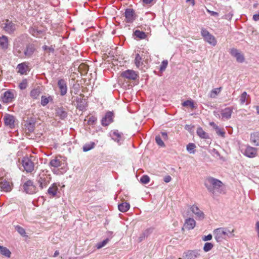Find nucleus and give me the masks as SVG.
<instances>
[{"instance_id": "1", "label": "nucleus", "mask_w": 259, "mask_h": 259, "mask_svg": "<svg viewBox=\"0 0 259 259\" xmlns=\"http://www.w3.org/2000/svg\"><path fill=\"white\" fill-rule=\"evenodd\" d=\"M204 185L207 191L213 195L225 194L226 190L222 181L212 177L205 178Z\"/></svg>"}, {"instance_id": "2", "label": "nucleus", "mask_w": 259, "mask_h": 259, "mask_svg": "<svg viewBox=\"0 0 259 259\" xmlns=\"http://www.w3.org/2000/svg\"><path fill=\"white\" fill-rule=\"evenodd\" d=\"M35 51V48L33 44L27 45L24 52H22L18 47H15L14 52L16 56L23 58L25 56L26 58H30Z\"/></svg>"}, {"instance_id": "3", "label": "nucleus", "mask_w": 259, "mask_h": 259, "mask_svg": "<svg viewBox=\"0 0 259 259\" xmlns=\"http://www.w3.org/2000/svg\"><path fill=\"white\" fill-rule=\"evenodd\" d=\"M233 231L230 232L226 228H219L213 231V235L214 238L218 242H221L224 239H226L227 237H230L233 236Z\"/></svg>"}, {"instance_id": "4", "label": "nucleus", "mask_w": 259, "mask_h": 259, "mask_svg": "<svg viewBox=\"0 0 259 259\" xmlns=\"http://www.w3.org/2000/svg\"><path fill=\"white\" fill-rule=\"evenodd\" d=\"M201 34L204 40L210 45L215 46L217 45V40L214 36L211 34L206 29L202 28L201 30Z\"/></svg>"}, {"instance_id": "5", "label": "nucleus", "mask_w": 259, "mask_h": 259, "mask_svg": "<svg viewBox=\"0 0 259 259\" xmlns=\"http://www.w3.org/2000/svg\"><path fill=\"white\" fill-rule=\"evenodd\" d=\"M22 187L24 191L29 194H34L38 191L37 188L34 185L33 182L30 180L24 182Z\"/></svg>"}, {"instance_id": "6", "label": "nucleus", "mask_w": 259, "mask_h": 259, "mask_svg": "<svg viewBox=\"0 0 259 259\" xmlns=\"http://www.w3.org/2000/svg\"><path fill=\"white\" fill-rule=\"evenodd\" d=\"M50 181L51 178L49 176L44 174H40L37 179V182L39 184V187L40 189L46 188L50 184Z\"/></svg>"}, {"instance_id": "7", "label": "nucleus", "mask_w": 259, "mask_h": 259, "mask_svg": "<svg viewBox=\"0 0 259 259\" xmlns=\"http://www.w3.org/2000/svg\"><path fill=\"white\" fill-rule=\"evenodd\" d=\"M57 85L59 89L60 95L61 96H65L68 91L67 81L66 79L63 78L59 79L57 82Z\"/></svg>"}, {"instance_id": "8", "label": "nucleus", "mask_w": 259, "mask_h": 259, "mask_svg": "<svg viewBox=\"0 0 259 259\" xmlns=\"http://www.w3.org/2000/svg\"><path fill=\"white\" fill-rule=\"evenodd\" d=\"M114 113L111 111H108L101 119V124L103 126H107L113 121Z\"/></svg>"}, {"instance_id": "9", "label": "nucleus", "mask_w": 259, "mask_h": 259, "mask_svg": "<svg viewBox=\"0 0 259 259\" xmlns=\"http://www.w3.org/2000/svg\"><path fill=\"white\" fill-rule=\"evenodd\" d=\"M121 76L130 80H136L139 77L138 73L133 70L127 69L121 74Z\"/></svg>"}, {"instance_id": "10", "label": "nucleus", "mask_w": 259, "mask_h": 259, "mask_svg": "<svg viewBox=\"0 0 259 259\" xmlns=\"http://www.w3.org/2000/svg\"><path fill=\"white\" fill-rule=\"evenodd\" d=\"M22 165L27 172H31L34 169L33 162L28 158H24L22 160Z\"/></svg>"}, {"instance_id": "11", "label": "nucleus", "mask_w": 259, "mask_h": 259, "mask_svg": "<svg viewBox=\"0 0 259 259\" xmlns=\"http://www.w3.org/2000/svg\"><path fill=\"white\" fill-rule=\"evenodd\" d=\"M124 16L127 23H132L136 19L135 11L133 9H126L124 12Z\"/></svg>"}, {"instance_id": "12", "label": "nucleus", "mask_w": 259, "mask_h": 259, "mask_svg": "<svg viewBox=\"0 0 259 259\" xmlns=\"http://www.w3.org/2000/svg\"><path fill=\"white\" fill-rule=\"evenodd\" d=\"M230 53L233 57H235L237 62L243 63L244 61V57L237 49L232 48L230 50Z\"/></svg>"}, {"instance_id": "13", "label": "nucleus", "mask_w": 259, "mask_h": 259, "mask_svg": "<svg viewBox=\"0 0 259 259\" xmlns=\"http://www.w3.org/2000/svg\"><path fill=\"white\" fill-rule=\"evenodd\" d=\"M232 112L233 109L231 107H227L222 109L220 111L221 120L225 121L229 119L231 117Z\"/></svg>"}, {"instance_id": "14", "label": "nucleus", "mask_w": 259, "mask_h": 259, "mask_svg": "<svg viewBox=\"0 0 259 259\" xmlns=\"http://www.w3.org/2000/svg\"><path fill=\"white\" fill-rule=\"evenodd\" d=\"M243 153L246 157L249 158L255 157L257 155V148L247 146Z\"/></svg>"}, {"instance_id": "15", "label": "nucleus", "mask_w": 259, "mask_h": 259, "mask_svg": "<svg viewBox=\"0 0 259 259\" xmlns=\"http://www.w3.org/2000/svg\"><path fill=\"white\" fill-rule=\"evenodd\" d=\"M191 210L196 215V219L198 220H202L204 218V213L199 208V207L195 205L191 207Z\"/></svg>"}, {"instance_id": "16", "label": "nucleus", "mask_w": 259, "mask_h": 259, "mask_svg": "<svg viewBox=\"0 0 259 259\" xmlns=\"http://www.w3.org/2000/svg\"><path fill=\"white\" fill-rule=\"evenodd\" d=\"M4 29L8 33H12L16 30V25L12 21H10L9 20H7L6 23H5Z\"/></svg>"}, {"instance_id": "17", "label": "nucleus", "mask_w": 259, "mask_h": 259, "mask_svg": "<svg viewBox=\"0 0 259 259\" xmlns=\"http://www.w3.org/2000/svg\"><path fill=\"white\" fill-rule=\"evenodd\" d=\"M4 120L6 125L10 128H13L14 126L15 117L14 116L7 114L5 115Z\"/></svg>"}, {"instance_id": "18", "label": "nucleus", "mask_w": 259, "mask_h": 259, "mask_svg": "<svg viewBox=\"0 0 259 259\" xmlns=\"http://www.w3.org/2000/svg\"><path fill=\"white\" fill-rule=\"evenodd\" d=\"M110 136L112 140L120 144V141L122 139V134L118 132V130H114L110 133Z\"/></svg>"}, {"instance_id": "19", "label": "nucleus", "mask_w": 259, "mask_h": 259, "mask_svg": "<svg viewBox=\"0 0 259 259\" xmlns=\"http://www.w3.org/2000/svg\"><path fill=\"white\" fill-rule=\"evenodd\" d=\"M56 115L60 119L64 120L67 117L68 114L64 108L59 107L56 109Z\"/></svg>"}, {"instance_id": "20", "label": "nucleus", "mask_w": 259, "mask_h": 259, "mask_svg": "<svg viewBox=\"0 0 259 259\" xmlns=\"http://www.w3.org/2000/svg\"><path fill=\"white\" fill-rule=\"evenodd\" d=\"M153 228H149L144 230L142 234H141L138 238V241L139 242H142L146 238L148 237L153 232Z\"/></svg>"}, {"instance_id": "21", "label": "nucleus", "mask_w": 259, "mask_h": 259, "mask_svg": "<svg viewBox=\"0 0 259 259\" xmlns=\"http://www.w3.org/2000/svg\"><path fill=\"white\" fill-rule=\"evenodd\" d=\"M14 98L13 93L10 91H7L4 94L3 101L5 103H11L12 102Z\"/></svg>"}, {"instance_id": "22", "label": "nucleus", "mask_w": 259, "mask_h": 259, "mask_svg": "<svg viewBox=\"0 0 259 259\" xmlns=\"http://www.w3.org/2000/svg\"><path fill=\"white\" fill-rule=\"evenodd\" d=\"M250 142L254 145L259 146V132H255L250 134Z\"/></svg>"}, {"instance_id": "23", "label": "nucleus", "mask_w": 259, "mask_h": 259, "mask_svg": "<svg viewBox=\"0 0 259 259\" xmlns=\"http://www.w3.org/2000/svg\"><path fill=\"white\" fill-rule=\"evenodd\" d=\"M9 46L8 37L7 36L3 35L0 36V49L6 50Z\"/></svg>"}, {"instance_id": "24", "label": "nucleus", "mask_w": 259, "mask_h": 259, "mask_svg": "<svg viewBox=\"0 0 259 259\" xmlns=\"http://www.w3.org/2000/svg\"><path fill=\"white\" fill-rule=\"evenodd\" d=\"M196 225V222L192 218H189L185 220L184 227L188 229V230H191L193 229Z\"/></svg>"}, {"instance_id": "25", "label": "nucleus", "mask_w": 259, "mask_h": 259, "mask_svg": "<svg viewBox=\"0 0 259 259\" xmlns=\"http://www.w3.org/2000/svg\"><path fill=\"white\" fill-rule=\"evenodd\" d=\"M58 188L56 183H53L48 189V194L51 197H55L57 195Z\"/></svg>"}, {"instance_id": "26", "label": "nucleus", "mask_w": 259, "mask_h": 259, "mask_svg": "<svg viewBox=\"0 0 259 259\" xmlns=\"http://www.w3.org/2000/svg\"><path fill=\"white\" fill-rule=\"evenodd\" d=\"M142 59V56L140 55V54L137 53L135 55V58L134 60V63L138 68H141L143 65Z\"/></svg>"}, {"instance_id": "27", "label": "nucleus", "mask_w": 259, "mask_h": 259, "mask_svg": "<svg viewBox=\"0 0 259 259\" xmlns=\"http://www.w3.org/2000/svg\"><path fill=\"white\" fill-rule=\"evenodd\" d=\"M198 255H199V253L197 251L190 250L185 253L184 257L185 259H195Z\"/></svg>"}, {"instance_id": "28", "label": "nucleus", "mask_w": 259, "mask_h": 259, "mask_svg": "<svg viewBox=\"0 0 259 259\" xmlns=\"http://www.w3.org/2000/svg\"><path fill=\"white\" fill-rule=\"evenodd\" d=\"M62 164L61 161L57 157H55V158L51 160L49 162V166L51 167H53L55 168L61 166Z\"/></svg>"}, {"instance_id": "29", "label": "nucleus", "mask_w": 259, "mask_h": 259, "mask_svg": "<svg viewBox=\"0 0 259 259\" xmlns=\"http://www.w3.org/2000/svg\"><path fill=\"white\" fill-rule=\"evenodd\" d=\"M0 187L2 190L5 192H9L11 190V187L10 183L6 180L2 181L0 183Z\"/></svg>"}, {"instance_id": "30", "label": "nucleus", "mask_w": 259, "mask_h": 259, "mask_svg": "<svg viewBox=\"0 0 259 259\" xmlns=\"http://www.w3.org/2000/svg\"><path fill=\"white\" fill-rule=\"evenodd\" d=\"M41 89L38 87L35 89L32 90L30 93V96L33 99H37L38 98L39 95L41 93Z\"/></svg>"}, {"instance_id": "31", "label": "nucleus", "mask_w": 259, "mask_h": 259, "mask_svg": "<svg viewBox=\"0 0 259 259\" xmlns=\"http://www.w3.org/2000/svg\"><path fill=\"white\" fill-rule=\"evenodd\" d=\"M17 68L18 69V72L21 74H26L28 71V66L25 63L19 64Z\"/></svg>"}, {"instance_id": "32", "label": "nucleus", "mask_w": 259, "mask_h": 259, "mask_svg": "<svg viewBox=\"0 0 259 259\" xmlns=\"http://www.w3.org/2000/svg\"><path fill=\"white\" fill-rule=\"evenodd\" d=\"M118 207L119 211L122 212H124L127 211L130 209V205L127 202H123L119 204L118 206Z\"/></svg>"}, {"instance_id": "33", "label": "nucleus", "mask_w": 259, "mask_h": 259, "mask_svg": "<svg viewBox=\"0 0 259 259\" xmlns=\"http://www.w3.org/2000/svg\"><path fill=\"white\" fill-rule=\"evenodd\" d=\"M95 143L94 142H90L89 143L85 144L82 148L84 152L89 151L93 149L95 146Z\"/></svg>"}, {"instance_id": "34", "label": "nucleus", "mask_w": 259, "mask_h": 259, "mask_svg": "<svg viewBox=\"0 0 259 259\" xmlns=\"http://www.w3.org/2000/svg\"><path fill=\"white\" fill-rule=\"evenodd\" d=\"M0 252L2 255L7 257H10L11 256V252L9 249L6 247L0 245Z\"/></svg>"}, {"instance_id": "35", "label": "nucleus", "mask_w": 259, "mask_h": 259, "mask_svg": "<svg viewBox=\"0 0 259 259\" xmlns=\"http://www.w3.org/2000/svg\"><path fill=\"white\" fill-rule=\"evenodd\" d=\"M197 134L201 138L207 139L209 138L208 135L201 127L197 128Z\"/></svg>"}, {"instance_id": "36", "label": "nucleus", "mask_w": 259, "mask_h": 259, "mask_svg": "<svg viewBox=\"0 0 259 259\" xmlns=\"http://www.w3.org/2000/svg\"><path fill=\"white\" fill-rule=\"evenodd\" d=\"M221 90V88H215L211 90L209 93V97L211 98H215L220 93Z\"/></svg>"}, {"instance_id": "37", "label": "nucleus", "mask_w": 259, "mask_h": 259, "mask_svg": "<svg viewBox=\"0 0 259 259\" xmlns=\"http://www.w3.org/2000/svg\"><path fill=\"white\" fill-rule=\"evenodd\" d=\"M134 35L140 39H144L146 37L145 33L139 30H136L134 32Z\"/></svg>"}, {"instance_id": "38", "label": "nucleus", "mask_w": 259, "mask_h": 259, "mask_svg": "<svg viewBox=\"0 0 259 259\" xmlns=\"http://www.w3.org/2000/svg\"><path fill=\"white\" fill-rule=\"evenodd\" d=\"M50 100H52L51 96L47 97L45 96H42L41 97V104L43 106H45L49 103Z\"/></svg>"}, {"instance_id": "39", "label": "nucleus", "mask_w": 259, "mask_h": 259, "mask_svg": "<svg viewBox=\"0 0 259 259\" xmlns=\"http://www.w3.org/2000/svg\"><path fill=\"white\" fill-rule=\"evenodd\" d=\"M196 146L194 143H189L187 145V150L192 154H194L195 152V148Z\"/></svg>"}, {"instance_id": "40", "label": "nucleus", "mask_w": 259, "mask_h": 259, "mask_svg": "<svg viewBox=\"0 0 259 259\" xmlns=\"http://www.w3.org/2000/svg\"><path fill=\"white\" fill-rule=\"evenodd\" d=\"M15 229L22 236L25 237L27 236L25 229L21 226H16Z\"/></svg>"}, {"instance_id": "41", "label": "nucleus", "mask_w": 259, "mask_h": 259, "mask_svg": "<svg viewBox=\"0 0 259 259\" xmlns=\"http://www.w3.org/2000/svg\"><path fill=\"white\" fill-rule=\"evenodd\" d=\"M109 241H110V239L108 238L102 242H98L96 244L97 248L100 249V248L104 247L109 242Z\"/></svg>"}, {"instance_id": "42", "label": "nucleus", "mask_w": 259, "mask_h": 259, "mask_svg": "<svg viewBox=\"0 0 259 259\" xmlns=\"http://www.w3.org/2000/svg\"><path fill=\"white\" fill-rule=\"evenodd\" d=\"M155 141L156 144L161 147H165V144L163 142L161 137L159 135H157L155 137Z\"/></svg>"}, {"instance_id": "43", "label": "nucleus", "mask_w": 259, "mask_h": 259, "mask_svg": "<svg viewBox=\"0 0 259 259\" xmlns=\"http://www.w3.org/2000/svg\"><path fill=\"white\" fill-rule=\"evenodd\" d=\"M168 65V61L167 60H163L159 68V71L162 72L164 71Z\"/></svg>"}, {"instance_id": "44", "label": "nucleus", "mask_w": 259, "mask_h": 259, "mask_svg": "<svg viewBox=\"0 0 259 259\" xmlns=\"http://www.w3.org/2000/svg\"><path fill=\"white\" fill-rule=\"evenodd\" d=\"M182 105L184 107L189 106L192 109L195 107L194 102L191 100H187L184 102Z\"/></svg>"}, {"instance_id": "45", "label": "nucleus", "mask_w": 259, "mask_h": 259, "mask_svg": "<svg viewBox=\"0 0 259 259\" xmlns=\"http://www.w3.org/2000/svg\"><path fill=\"white\" fill-rule=\"evenodd\" d=\"M140 182L144 184H147L150 182V178L147 175H143L140 179Z\"/></svg>"}, {"instance_id": "46", "label": "nucleus", "mask_w": 259, "mask_h": 259, "mask_svg": "<svg viewBox=\"0 0 259 259\" xmlns=\"http://www.w3.org/2000/svg\"><path fill=\"white\" fill-rule=\"evenodd\" d=\"M28 86V82L27 79H23L21 82H20L19 84V88L23 90L26 89Z\"/></svg>"}, {"instance_id": "47", "label": "nucleus", "mask_w": 259, "mask_h": 259, "mask_svg": "<svg viewBox=\"0 0 259 259\" xmlns=\"http://www.w3.org/2000/svg\"><path fill=\"white\" fill-rule=\"evenodd\" d=\"M213 247V244L211 243L207 242L205 243L203 247V250L205 252H208Z\"/></svg>"}, {"instance_id": "48", "label": "nucleus", "mask_w": 259, "mask_h": 259, "mask_svg": "<svg viewBox=\"0 0 259 259\" xmlns=\"http://www.w3.org/2000/svg\"><path fill=\"white\" fill-rule=\"evenodd\" d=\"M30 33L34 36L37 37L38 34L42 33V31L41 30H38L35 28H32L30 30Z\"/></svg>"}, {"instance_id": "49", "label": "nucleus", "mask_w": 259, "mask_h": 259, "mask_svg": "<svg viewBox=\"0 0 259 259\" xmlns=\"http://www.w3.org/2000/svg\"><path fill=\"white\" fill-rule=\"evenodd\" d=\"M247 96V93L246 92H244L242 93L240 98V101L241 104H243L245 103L246 100V97Z\"/></svg>"}, {"instance_id": "50", "label": "nucleus", "mask_w": 259, "mask_h": 259, "mask_svg": "<svg viewBox=\"0 0 259 259\" xmlns=\"http://www.w3.org/2000/svg\"><path fill=\"white\" fill-rule=\"evenodd\" d=\"M42 49L46 51L47 53H54V48L52 46L49 47L46 45H44L42 46Z\"/></svg>"}, {"instance_id": "51", "label": "nucleus", "mask_w": 259, "mask_h": 259, "mask_svg": "<svg viewBox=\"0 0 259 259\" xmlns=\"http://www.w3.org/2000/svg\"><path fill=\"white\" fill-rule=\"evenodd\" d=\"M97 117L92 116L89 118L88 120V123L90 125H93L97 122Z\"/></svg>"}, {"instance_id": "52", "label": "nucleus", "mask_w": 259, "mask_h": 259, "mask_svg": "<svg viewBox=\"0 0 259 259\" xmlns=\"http://www.w3.org/2000/svg\"><path fill=\"white\" fill-rule=\"evenodd\" d=\"M84 102H85V101L83 100V101L82 102H80V103L77 104V107L80 110H83L84 109V108H85Z\"/></svg>"}, {"instance_id": "53", "label": "nucleus", "mask_w": 259, "mask_h": 259, "mask_svg": "<svg viewBox=\"0 0 259 259\" xmlns=\"http://www.w3.org/2000/svg\"><path fill=\"white\" fill-rule=\"evenodd\" d=\"M215 131L218 135L222 137H225V133L223 132L220 127H219Z\"/></svg>"}, {"instance_id": "54", "label": "nucleus", "mask_w": 259, "mask_h": 259, "mask_svg": "<svg viewBox=\"0 0 259 259\" xmlns=\"http://www.w3.org/2000/svg\"><path fill=\"white\" fill-rule=\"evenodd\" d=\"M212 236L211 234H208L207 236H204L203 237L202 240L204 241L210 240L212 239Z\"/></svg>"}, {"instance_id": "55", "label": "nucleus", "mask_w": 259, "mask_h": 259, "mask_svg": "<svg viewBox=\"0 0 259 259\" xmlns=\"http://www.w3.org/2000/svg\"><path fill=\"white\" fill-rule=\"evenodd\" d=\"M233 15V13H232L231 12H230V13L226 14L224 16V18L226 19L230 20L232 18Z\"/></svg>"}, {"instance_id": "56", "label": "nucleus", "mask_w": 259, "mask_h": 259, "mask_svg": "<svg viewBox=\"0 0 259 259\" xmlns=\"http://www.w3.org/2000/svg\"><path fill=\"white\" fill-rule=\"evenodd\" d=\"M213 115L217 118H219L221 119V115L220 113V111H213Z\"/></svg>"}, {"instance_id": "57", "label": "nucleus", "mask_w": 259, "mask_h": 259, "mask_svg": "<svg viewBox=\"0 0 259 259\" xmlns=\"http://www.w3.org/2000/svg\"><path fill=\"white\" fill-rule=\"evenodd\" d=\"M161 138H162L164 140H166L168 138L167 134L166 132H161Z\"/></svg>"}, {"instance_id": "58", "label": "nucleus", "mask_w": 259, "mask_h": 259, "mask_svg": "<svg viewBox=\"0 0 259 259\" xmlns=\"http://www.w3.org/2000/svg\"><path fill=\"white\" fill-rule=\"evenodd\" d=\"M207 12L209 13V14H210V15L213 16H218L219 13L214 11H210L207 10Z\"/></svg>"}, {"instance_id": "59", "label": "nucleus", "mask_w": 259, "mask_h": 259, "mask_svg": "<svg viewBox=\"0 0 259 259\" xmlns=\"http://www.w3.org/2000/svg\"><path fill=\"white\" fill-rule=\"evenodd\" d=\"M171 180V178L170 176H166L164 178V181L165 183H168Z\"/></svg>"}, {"instance_id": "60", "label": "nucleus", "mask_w": 259, "mask_h": 259, "mask_svg": "<svg viewBox=\"0 0 259 259\" xmlns=\"http://www.w3.org/2000/svg\"><path fill=\"white\" fill-rule=\"evenodd\" d=\"M210 125H211L214 129L215 130L218 129L219 127L213 122H210L209 123Z\"/></svg>"}, {"instance_id": "61", "label": "nucleus", "mask_w": 259, "mask_h": 259, "mask_svg": "<svg viewBox=\"0 0 259 259\" xmlns=\"http://www.w3.org/2000/svg\"><path fill=\"white\" fill-rule=\"evenodd\" d=\"M253 19L256 21L259 20V12L258 14H254L253 16Z\"/></svg>"}, {"instance_id": "62", "label": "nucleus", "mask_w": 259, "mask_h": 259, "mask_svg": "<svg viewBox=\"0 0 259 259\" xmlns=\"http://www.w3.org/2000/svg\"><path fill=\"white\" fill-rule=\"evenodd\" d=\"M255 229L257 233H259V222L257 221L255 224Z\"/></svg>"}, {"instance_id": "63", "label": "nucleus", "mask_w": 259, "mask_h": 259, "mask_svg": "<svg viewBox=\"0 0 259 259\" xmlns=\"http://www.w3.org/2000/svg\"><path fill=\"white\" fill-rule=\"evenodd\" d=\"M83 100H83V99H82V98H77L76 99V103H77V104H78V103H80V102H82L83 101Z\"/></svg>"}, {"instance_id": "64", "label": "nucleus", "mask_w": 259, "mask_h": 259, "mask_svg": "<svg viewBox=\"0 0 259 259\" xmlns=\"http://www.w3.org/2000/svg\"><path fill=\"white\" fill-rule=\"evenodd\" d=\"M186 3H190L192 6L195 5V0H186Z\"/></svg>"}]
</instances>
